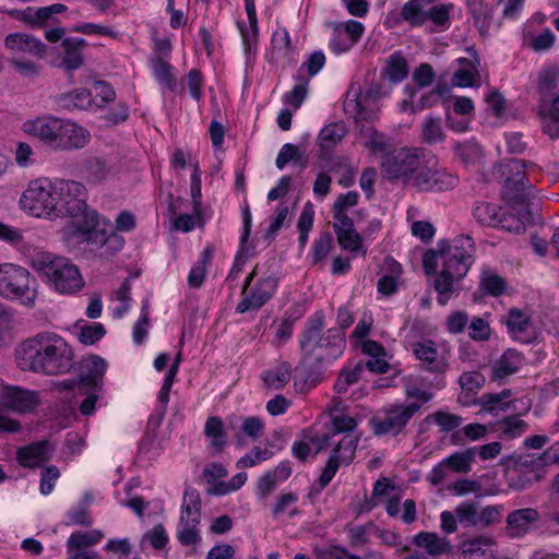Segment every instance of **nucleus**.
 I'll return each instance as SVG.
<instances>
[{
	"label": "nucleus",
	"instance_id": "33",
	"mask_svg": "<svg viewBox=\"0 0 559 559\" xmlns=\"http://www.w3.org/2000/svg\"><path fill=\"white\" fill-rule=\"evenodd\" d=\"M292 378V366L287 361L277 364L272 369L266 370L262 379L265 385L270 389L281 390L283 389Z\"/></svg>",
	"mask_w": 559,
	"mask_h": 559
},
{
	"label": "nucleus",
	"instance_id": "55",
	"mask_svg": "<svg viewBox=\"0 0 559 559\" xmlns=\"http://www.w3.org/2000/svg\"><path fill=\"white\" fill-rule=\"evenodd\" d=\"M539 117L542 120L543 132L551 139L559 138V114L540 106Z\"/></svg>",
	"mask_w": 559,
	"mask_h": 559
},
{
	"label": "nucleus",
	"instance_id": "27",
	"mask_svg": "<svg viewBox=\"0 0 559 559\" xmlns=\"http://www.w3.org/2000/svg\"><path fill=\"white\" fill-rule=\"evenodd\" d=\"M392 20L393 25L405 22L413 28L423 27L426 24V10L419 0H408L397 15H392Z\"/></svg>",
	"mask_w": 559,
	"mask_h": 559
},
{
	"label": "nucleus",
	"instance_id": "31",
	"mask_svg": "<svg viewBox=\"0 0 559 559\" xmlns=\"http://www.w3.org/2000/svg\"><path fill=\"white\" fill-rule=\"evenodd\" d=\"M453 3H438L426 10V23H431L432 32H444L451 26Z\"/></svg>",
	"mask_w": 559,
	"mask_h": 559
},
{
	"label": "nucleus",
	"instance_id": "2",
	"mask_svg": "<svg viewBox=\"0 0 559 559\" xmlns=\"http://www.w3.org/2000/svg\"><path fill=\"white\" fill-rule=\"evenodd\" d=\"M380 168L388 180H401L419 191H445L457 183L455 176L428 166L419 148L393 150L382 156Z\"/></svg>",
	"mask_w": 559,
	"mask_h": 559
},
{
	"label": "nucleus",
	"instance_id": "63",
	"mask_svg": "<svg viewBox=\"0 0 559 559\" xmlns=\"http://www.w3.org/2000/svg\"><path fill=\"white\" fill-rule=\"evenodd\" d=\"M104 549L107 552H112L120 556V559H140L139 556L130 558L132 546L128 538H112L109 539Z\"/></svg>",
	"mask_w": 559,
	"mask_h": 559
},
{
	"label": "nucleus",
	"instance_id": "59",
	"mask_svg": "<svg viewBox=\"0 0 559 559\" xmlns=\"http://www.w3.org/2000/svg\"><path fill=\"white\" fill-rule=\"evenodd\" d=\"M374 528L372 522L366 523L364 525H355L350 526L347 530V535L349 538V543L353 547H361L369 540V535L371 530Z\"/></svg>",
	"mask_w": 559,
	"mask_h": 559
},
{
	"label": "nucleus",
	"instance_id": "38",
	"mask_svg": "<svg viewBox=\"0 0 559 559\" xmlns=\"http://www.w3.org/2000/svg\"><path fill=\"white\" fill-rule=\"evenodd\" d=\"M475 448H468L464 451H457L444 457L445 464L450 467L452 473L466 474L472 469V462L475 459Z\"/></svg>",
	"mask_w": 559,
	"mask_h": 559
},
{
	"label": "nucleus",
	"instance_id": "42",
	"mask_svg": "<svg viewBox=\"0 0 559 559\" xmlns=\"http://www.w3.org/2000/svg\"><path fill=\"white\" fill-rule=\"evenodd\" d=\"M457 61L461 67L453 74V83L460 87L473 86L475 78L478 76L475 66L465 58H460Z\"/></svg>",
	"mask_w": 559,
	"mask_h": 559
},
{
	"label": "nucleus",
	"instance_id": "18",
	"mask_svg": "<svg viewBox=\"0 0 559 559\" xmlns=\"http://www.w3.org/2000/svg\"><path fill=\"white\" fill-rule=\"evenodd\" d=\"M364 31L362 23L355 20L335 25L329 41L330 49L336 55L348 51L359 41Z\"/></svg>",
	"mask_w": 559,
	"mask_h": 559
},
{
	"label": "nucleus",
	"instance_id": "15",
	"mask_svg": "<svg viewBox=\"0 0 559 559\" xmlns=\"http://www.w3.org/2000/svg\"><path fill=\"white\" fill-rule=\"evenodd\" d=\"M104 533L100 530L73 532L67 539V559H102L92 548L100 543Z\"/></svg>",
	"mask_w": 559,
	"mask_h": 559
},
{
	"label": "nucleus",
	"instance_id": "4",
	"mask_svg": "<svg viewBox=\"0 0 559 559\" xmlns=\"http://www.w3.org/2000/svg\"><path fill=\"white\" fill-rule=\"evenodd\" d=\"M324 325L323 311H316L307 319L299 336L300 362L313 373H320L340 358L346 346L344 332L340 329L323 332Z\"/></svg>",
	"mask_w": 559,
	"mask_h": 559
},
{
	"label": "nucleus",
	"instance_id": "5",
	"mask_svg": "<svg viewBox=\"0 0 559 559\" xmlns=\"http://www.w3.org/2000/svg\"><path fill=\"white\" fill-rule=\"evenodd\" d=\"M22 130L55 151L82 148L90 141L87 130L72 121L52 116L26 120L22 124Z\"/></svg>",
	"mask_w": 559,
	"mask_h": 559
},
{
	"label": "nucleus",
	"instance_id": "50",
	"mask_svg": "<svg viewBox=\"0 0 559 559\" xmlns=\"http://www.w3.org/2000/svg\"><path fill=\"white\" fill-rule=\"evenodd\" d=\"M333 248V237L331 233H322L313 242L312 262L318 264L322 262Z\"/></svg>",
	"mask_w": 559,
	"mask_h": 559
},
{
	"label": "nucleus",
	"instance_id": "46",
	"mask_svg": "<svg viewBox=\"0 0 559 559\" xmlns=\"http://www.w3.org/2000/svg\"><path fill=\"white\" fill-rule=\"evenodd\" d=\"M423 139L427 144L440 143L444 140V132L439 118L428 117L421 127Z\"/></svg>",
	"mask_w": 559,
	"mask_h": 559
},
{
	"label": "nucleus",
	"instance_id": "10",
	"mask_svg": "<svg viewBox=\"0 0 559 559\" xmlns=\"http://www.w3.org/2000/svg\"><path fill=\"white\" fill-rule=\"evenodd\" d=\"M55 180L37 178L28 182L20 198L23 211L36 217L53 218Z\"/></svg>",
	"mask_w": 559,
	"mask_h": 559
},
{
	"label": "nucleus",
	"instance_id": "54",
	"mask_svg": "<svg viewBox=\"0 0 559 559\" xmlns=\"http://www.w3.org/2000/svg\"><path fill=\"white\" fill-rule=\"evenodd\" d=\"M106 330L102 323H85L81 326L78 335L79 341L84 345H93L104 337Z\"/></svg>",
	"mask_w": 559,
	"mask_h": 559
},
{
	"label": "nucleus",
	"instance_id": "51",
	"mask_svg": "<svg viewBox=\"0 0 559 559\" xmlns=\"http://www.w3.org/2000/svg\"><path fill=\"white\" fill-rule=\"evenodd\" d=\"M362 370H364V367L360 364L356 365L354 368H349V369L344 368L341 371L340 377L336 380L335 385H334L337 393H341V394L345 393L350 385L356 383L359 380Z\"/></svg>",
	"mask_w": 559,
	"mask_h": 559
},
{
	"label": "nucleus",
	"instance_id": "44",
	"mask_svg": "<svg viewBox=\"0 0 559 559\" xmlns=\"http://www.w3.org/2000/svg\"><path fill=\"white\" fill-rule=\"evenodd\" d=\"M500 211L501 207L497 204L478 202L474 207V217L481 225L493 227L497 225Z\"/></svg>",
	"mask_w": 559,
	"mask_h": 559
},
{
	"label": "nucleus",
	"instance_id": "6",
	"mask_svg": "<svg viewBox=\"0 0 559 559\" xmlns=\"http://www.w3.org/2000/svg\"><path fill=\"white\" fill-rule=\"evenodd\" d=\"M31 265L44 282L60 294H74L84 286L78 266L66 257L39 251L32 255Z\"/></svg>",
	"mask_w": 559,
	"mask_h": 559
},
{
	"label": "nucleus",
	"instance_id": "20",
	"mask_svg": "<svg viewBox=\"0 0 559 559\" xmlns=\"http://www.w3.org/2000/svg\"><path fill=\"white\" fill-rule=\"evenodd\" d=\"M53 453V448L48 441L33 442L16 451V460L23 467L35 468L48 461Z\"/></svg>",
	"mask_w": 559,
	"mask_h": 559
},
{
	"label": "nucleus",
	"instance_id": "52",
	"mask_svg": "<svg viewBox=\"0 0 559 559\" xmlns=\"http://www.w3.org/2000/svg\"><path fill=\"white\" fill-rule=\"evenodd\" d=\"M426 419H432L440 427L442 432H450L462 424L461 416L444 411H438L429 415Z\"/></svg>",
	"mask_w": 559,
	"mask_h": 559
},
{
	"label": "nucleus",
	"instance_id": "57",
	"mask_svg": "<svg viewBox=\"0 0 559 559\" xmlns=\"http://www.w3.org/2000/svg\"><path fill=\"white\" fill-rule=\"evenodd\" d=\"M272 454L273 453L271 450L254 447L250 451V453H247L243 456H241L237 461L236 465L238 468L252 467V466L259 464L260 462L271 459Z\"/></svg>",
	"mask_w": 559,
	"mask_h": 559
},
{
	"label": "nucleus",
	"instance_id": "26",
	"mask_svg": "<svg viewBox=\"0 0 559 559\" xmlns=\"http://www.w3.org/2000/svg\"><path fill=\"white\" fill-rule=\"evenodd\" d=\"M62 66L67 71H74L83 64V49L87 46L84 38L67 37L62 39Z\"/></svg>",
	"mask_w": 559,
	"mask_h": 559
},
{
	"label": "nucleus",
	"instance_id": "62",
	"mask_svg": "<svg viewBox=\"0 0 559 559\" xmlns=\"http://www.w3.org/2000/svg\"><path fill=\"white\" fill-rule=\"evenodd\" d=\"M204 79L202 72L199 69H191L187 74V88L191 98L195 102H200L203 97L202 86Z\"/></svg>",
	"mask_w": 559,
	"mask_h": 559
},
{
	"label": "nucleus",
	"instance_id": "34",
	"mask_svg": "<svg viewBox=\"0 0 559 559\" xmlns=\"http://www.w3.org/2000/svg\"><path fill=\"white\" fill-rule=\"evenodd\" d=\"M508 283L504 277L484 269L479 277V288L481 292L491 297H499L507 290Z\"/></svg>",
	"mask_w": 559,
	"mask_h": 559
},
{
	"label": "nucleus",
	"instance_id": "40",
	"mask_svg": "<svg viewBox=\"0 0 559 559\" xmlns=\"http://www.w3.org/2000/svg\"><path fill=\"white\" fill-rule=\"evenodd\" d=\"M358 441L359 437L355 433L345 435L334 448L331 456H336L338 462L348 465L355 456Z\"/></svg>",
	"mask_w": 559,
	"mask_h": 559
},
{
	"label": "nucleus",
	"instance_id": "48",
	"mask_svg": "<svg viewBox=\"0 0 559 559\" xmlns=\"http://www.w3.org/2000/svg\"><path fill=\"white\" fill-rule=\"evenodd\" d=\"M13 321V310L3 302H0V347L11 341Z\"/></svg>",
	"mask_w": 559,
	"mask_h": 559
},
{
	"label": "nucleus",
	"instance_id": "41",
	"mask_svg": "<svg viewBox=\"0 0 559 559\" xmlns=\"http://www.w3.org/2000/svg\"><path fill=\"white\" fill-rule=\"evenodd\" d=\"M538 87L542 97H550L559 91V66H552L542 71Z\"/></svg>",
	"mask_w": 559,
	"mask_h": 559
},
{
	"label": "nucleus",
	"instance_id": "56",
	"mask_svg": "<svg viewBox=\"0 0 559 559\" xmlns=\"http://www.w3.org/2000/svg\"><path fill=\"white\" fill-rule=\"evenodd\" d=\"M468 326V335L472 340L484 342L488 341L491 335V329L487 320L480 317H474Z\"/></svg>",
	"mask_w": 559,
	"mask_h": 559
},
{
	"label": "nucleus",
	"instance_id": "39",
	"mask_svg": "<svg viewBox=\"0 0 559 559\" xmlns=\"http://www.w3.org/2000/svg\"><path fill=\"white\" fill-rule=\"evenodd\" d=\"M408 63L399 51L393 52L386 62L385 73L392 83H400L408 75Z\"/></svg>",
	"mask_w": 559,
	"mask_h": 559
},
{
	"label": "nucleus",
	"instance_id": "7",
	"mask_svg": "<svg viewBox=\"0 0 559 559\" xmlns=\"http://www.w3.org/2000/svg\"><path fill=\"white\" fill-rule=\"evenodd\" d=\"M97 212H88L85 218L78 221L69 229L64 230V239H73L76 243L86 242L92 251H97L100 257L108 258L124 245V239L116 231H106L97 228Z\"/></svg>",
	"mask_w": 559,
	"mask_h": 559
},
{
	"label": "nucleus",
	"instance_id": "12",
	"mask_svg": "<svg viewBox=\"0 0 559 559\" xmlns=\"http://www.w3.org/2000/svg\"><path fill=\"white\" fill-rule=\"evenodd\" d=\"M534 164L524 159L512 158L500 165L502 174L506 175L503 197L511 203H524L533 188L528 183V174L525 169Z\"/></svg>",
	"mask_w": 559,
	"mask_h": 559
},
{
	"label": "nucleus",
	"instance_id": "14",
	"mask_svg": "<svg viewBox=\"0 0 559 559\" xmlns=\"http://www.w3.org/2000/svg\"><path fill=\"white\" fill-rule=\"evenodd\" d=\"M200 498L195 490L185 492V502L177 527V539L182 546L197 545L201 540L200 531Z\"/></svg>",
	"mask_w": 559,
	"mask_h": 559
},
{
	"label": "nucleus",
	"instance_id": "28",
	"mask_svg": "<svg viewBox=\"0 0 559 559\" xmlns=\"http://www.w3.org/2000/svg\"><path fill=\"white\" fill-rule=\"evenodd\" d=\"M204 435L209 440V448L214 455L224 451L227 445V433L221 417L211 416L206 419Z\"/></svg>",
	"mask_w": 559,
	"mask_h": 559
},
{
	"label": "nucleus",
	"instance_id": "30",
	"mask_svg": "<svg viewBox=\"0 0 559 559\" xmlns=\"http://www.w3.org/2000/svg\"><path fill=\"white\" fill-rule=\"evenodd\" d=\"M346 134V128L342 122L325 126L319 133L318 142L321 156H328Z\"/></svg>",
	"mask_w": 559,
	"mask_h": 559
},
{
	"label": "nucleus",
	"instance_id": "43",
	"mask_svg": "<svg viewBox=\"0 0 559 559\" xmlns=\"http://www.w3.org/2000/svg\"><path fill=\"white\" fill-rule=\"evenodd\" d=\"M510 396L509 390H503L499 394H484L481 396V405L485 411L493 415H498L500 411H507L511 408V404L514 402L504 401Z\"/></svg>",
	"mask_w": 559,
	"mask_h": 559
},
{
	"label": "nucleus",
	"instance_id": "21",
	"mask_svg": "<svg viewBox=\"0 0 559 559\" xmlns=\"http://www.w3.org/2000/svg\"><path fill=\"white\" fill-rule=\"evenodd\" d=\"M58 105L66 110H93L100 108L95 103L92 92L85 87H78L58 96Z\"/></svg>",
	"mask_w": 559,
	"mask_h": 559
},
{
	"label": "nucleus",
	"instance_id": "1",
	"mask_svg": "<svg viewBox=\"0 0 559 559\" xmlns=\"http://www.w3.org/2000/svg\"><path fill=\"white\" fill-rule=\"evenodd\" d=\"M475 242L468 235H460L451 241L440 240L436 249L425 252L423 266L427 274H435L439 261L442 264L435 280L438 302L444 306L454 292V284L461 282L475 262Z\"/></svg>",
	"mask_w": 559,
	"mask_h": 559
},
{
	"label": "nucleus",
	"instance_id": "45",
	"mask_svg": "<svg viewBox=\"0 0 559 559\" xmlns=\"http://www.w3.org/2000/svg\"><path fill=\"white\" fill-rule=\"evenodd\" d=\"M34 58L23 57V56H11L9 59V64L21 75L27 78L37 76L41 67L36 63Z\"/></svg>",
	"mask_w": 559,
	"mask_h": 559
},
{
	"label": "nucleus",
	"instance_id": "37",
	"mask_svg": "<svg viewBox=\"0 0 559 559\" xmlns=\"http://www.w3.org/2000/svg\"><path fill=\"white\" fill-rule=\"evenodd\" d=\"M213 253L214 250L211 247H206L191 267L188 275V285L191 288H200L202 286L206 275V266L212 260Z\"/></svg>",
	"mask_w": 559,
	"mask_h": 559
},
{
	"label": "nucleus",
	"instance_id": "58",
	"mask_svg": "<svg viewBox=\"0 0 559 559\" xmlns=\"http://www.w3.org/2000/svg\"><path fill=\"white\" fill-rule=\"evenodd\" d=\"M527 429V424L518 416H509L500 423L499 430L509 438H516Z\"/></svg>",
	"mask_w": 559,
	"mask_h": 559
},
{
	"label": "nucleus",
	"instance_id": "9",
	"mask_svg": "<svg viewBox=\"0 0 559 559\" xmlns=\"http://www.w3.org/2000/svg\"><path fill=\"white\" fill-rule=\"evenodd\" d=\"M53 199V218L70 217L73 225L85 218L86 213L95 212L86 203L87 189L76 180L56 179Z\"/></svg>",
	"mask_w": 559,
	"mask_h": 559
},
{
	"label": "nucleus",
	"instance_id": "17",
	"mask_svg": "<svg viewBox=\"0 0 559 559\" xmlns=\"http://www.w3.org/2000/svg\"><path fill=\"white\" fill-rule=\"evenodd\" d=\"M503 322L510 337L522 344H531L537 338L536 326L531 314L520 308H511Z\"/></svg>",
	"mask_w": 559,
	"mask_h": 559
},
{
	"label": "nucleus",
	"instance_id": "25",
	"mask_svg": "<svg viewBox=\"0 0 559 559\" xmlns=\"http://www.w3.org/2000/svg\"><path fill=\"white\" fill-rule=\"evenodd\" d=\"M539 514L536 509L524 508L512 511L507 516V525L511 531L509 534L511 537H519L526 534L530 530V525L538 521Z\"/></svg>",
	"mask_w": 559,
	"mask_h": 559
},
{
	"label": "nucleus",
	"instance_id": "16",
	"mask_svg": "<svg viewBox=\"0 0 559 559\" xmlns=\"http://www.w3.org/2000/svg\"><path fill=\"white\" fill-rule=\"evenodd\" d=\"M39 393L20 386L0 385V407L16 413H27L39 404Z\"/></svg>",
	"mask_w": 559,
	"mask_h": 559
},
{
	"label": "nucleus",
	"instance_id": "53",
	"mask_svg": "<svg viewBox=\"0 0 559 559\" xmlns=\"http://www.w3.org/2000/svg\"><path fill=\"white\" fill-rule=\"evenodd\" d=\"M495 227H499L508 231H513L515 234H522L525 231V224L523 219L503 209H501L499 213L498 222Z\"/></svg>",
	"mask_w": 559,
	"mask_h": 559
},
{
	"label": "nucleus",
	"instance_id": "60",
	"mask_svg": "<svg viewBox=\"0 0 559 559\" xmlns=\"http://www.w3.org/2000/svg\"><path fill=\"white\" fill-rule=\"evenodd\" d=\"M281 483L267 471L257 483L255 495L259 500H266L278 487Z\"/></svg>",
	"mask_w": 559,
	"mask_h": 559
},
{
	"label": "nucleus",
	"instance_id": "35",
	"mask_svg": "<svg viewBox=\"0 0 559 559\" xmlns=\"http://www.w3.org/2000/svg\"><path fill=\"white\" fill-rule=\"evenodd\" d=\"M85 180L91 185H97L106 180L110 174V167L100 157H90L83 165Z\"/></svg>",
	"mask_w": 559,
	"mask_h": 559
},
{
	"label": "nucleus",
	"instance_id": "8",
	"mask_svg": "<svg viewBox=\"0 0 559 559\" xmlns=\"http://www.w3.org/2000/svg\"><path fill=\"white\" fill-rule=\"evenodd\" d=\"M37 295L36 280L27 269L13 263L0 264V296L32 308Z\"/></svg>",
	"mask_w": 559,
	"mask_h": 559
},
{
	"label": "nucleus",
	"instance_id": "29",
	"mask_svg": "<svg viewBox=\"0 0 559 559\" xmlns=\"http://www.w3.org/2000/svg\"><path fill=\"white\" fill-rule=\"evenodd\" d=\"M413 543L417 547L425 548L430 556H440L451 551L450 542L431 532H421L415 535Z\"/></svg>",
	"mask_w": 559,
	"mask_h": 559
},
{
	"label": "nucleus",
	"instance_id": "23",
	"mask_svg": "<svg viewBox=\"0 0 559 559\" xmlns=\"http://www.w3.org/2000/svg\"><path fill=\"white\" fill-rule=\"evenodd\" d=\"M106 370L107 362L105 359L97 355H92L83 361L80 383L95 391L100 390Z\"/></svg>",
	"mask_w": 559,
	"mask_h": 559
},
{
	"label": "nucleus",
	"instance_id": "47",
	"mask_svg": "<svg viewBox=\"0 0 559 559\" xmlns=\"http://www.w3.org/2000/svg\"><path fill=\"white\" fill-rule=\"evenodd\" d=\"M469 10L475 25L484 31L489 27L492 16V9L483 2V0H471Z\"/></svg>",
	"mask_w": 559,
	"mask_h": 559
},
{
	"label": "nucleus",
	"instance_id": "3",
	"mask_svg": "<svg viewBox=\"0 0 559 559\" xmlns=\"http://www.w3.org/2000/svg\"><path fill=\"white\" fill-rule=\"evenodd\" d=\"M17 366L24 371L57 376L70 371L74 354L68 342L55 332H40L15 349Z\"/></svg>",
	"mask_w": 559,
	"mask_h": 559
},
{
	"label": "nucleus",
	"instance_id": "11",
	"mask_svg": "<svg viewBox=\"0 0 559 559\" xmlns=\"http://www.w3.org/2000/svg\"><path fill=\"white\" fill-rule=\"evenodd\" d=\"M419 409L420 404L416 403L392 404L370 418V428L376 436H397Z\"/></svg>",
	"mask_w": 559,
	"mask_h": 559
},
{
	"label": "nucleus",
	"instance_id": "19",
	"mask_svg": "<svg viewBox=\"0 0 559 559\" xmlns=\"http://www.w3.org/2000/svg\"><path fill=\"white\" fill-rule=\"evenodd\" d=\"M4 46L11 56H23L40 59L46 55V45L38 38L26 33H11L4 39Z\"/></svg>",
	"mask_w": 559,
	"mask_h": 559
},
{
	"label": "nucleus",
	"instance_id": "49",
	"mask_svg": "<svg viewBox=\"0 0 559 559\" xmlns=\"http://www.w3.org/2000/svg\"><path fill=\"white\" fill-rule=\"evenodd\" d=\"M456 518L463 525L478 526V504L475 501H464L455 508Z\"/></svg>",
	"mask_w": 559,
	"mask_h": 559
},
{
	"label": "nucleus",
	"instance_id": "13",
	"mask_svg": "<svg viewBox=\"0 0 559 559\" xmlns=\"http://www.w3.org/2000/svg\"><path fill=\"white\" fill-rule=\"evenodd\" d=\"M257 269L258 266L245 280L241 289V300L236 307L237 313L259 310L272 298L276 290L277 278L274 276L261 277L249 290L251 282L257 276Z\"/></svg>",
	"mask_w": 559,
	"mask_h": 559
},
{
	"label": "nucleus",
	"instance_id": "64",
	"mask_svg": "<svg viewBox=\"0 0 559 559\" xmlns=\"http://www.w3.org/2000/svg\"><path fill=\"white\" fill-rule=\"evenodd\" d=\"M336 237L342 249L349 252H359L361 250L362 239L355 227L350 231L336 234Z\"/></svg>",
	"mask_w": 559,
	"mask_h": 559
},
{
	"label": "nucleus",
	"instance_id": "22",
	"mask_svg": "<svg viewBox=\"0 0 559 559\" xmlns=\"http://www.w3.org/2000/svg\"><path fill=\"white\" fill-rule=\"evenodd\" d=\"M524 364L523 355L516 349L509 348L495 360L491 367V380H503L520 370Z\"/></svg>",
	"mask_w": 559,
	"mask_h": 559
},
{
	"label": "nucleus",
	"instance_id": "32",
	"mask_svg": "<svg viewBox=\"0 0 559 559\" xmlns=\"http://www.w3.org/2000/svg\"><path fill=\"white\" fill-rule=\"evenodd\" d=\"M153 75L156 81L171 92L182 93L183 87L178 88L175 75L173 74V66L162 58L150 59Z\"/></svg>",
	"mask_w": 559,
	"mask_h": 559
},
{
	"label": "nucleus",
	"instance_id": "36",
	"mask_svg": "<svg viewBox=\"0 0 559 559\" xmlns=\"http://www.w3.org/2000/svg\"><path fill=\"white\" fill-rule=\"evenodd\" d=\"M245 8L248 15L249 26H245L238 23L239 31L241 33L242 41L247 49H250L252 44L258 40V19L255 13L254 0H243Z\"/></svg>",
	"mask_w": 559,
	"mask_h": 559
},
{
	"label": "nucleus",
	"instance_id": "24",
	"mask_svg": "<svg viewBox=\"0 0 559 559\" xmlns=\"http://www.w3.org/2000/svg\"><path fill=\"white\" fill-rule=\"evenodd\" d=\"M414 355L420 361L426 362L427 370L433 373H444L448 364L442 359H438V350L432 341H424L414 344Z\"/></svg>",
	"mask_w": 559,
	"mask_h": 559
},
{
	"label": "nucleus",
	"instance_id": "61",
	"mask_svg": "<svg viewBox=\"0 0 559 559\" xmlns=\"http://www.w3.org/2000/svg\"><path fill=\"white\" fill-rule=\"evenodd\" d=\"M240 429L247 437L255 440L263 436L265 425L260 417H242L240 418Z\"/></svg>",
	"mask_w": 559,
	"mask_h": 559
}]
</instances>
